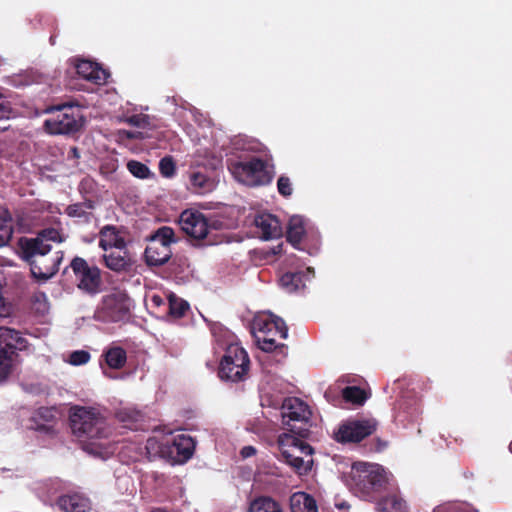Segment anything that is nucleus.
Instances as JSON below:
<instances>
[{
    "label": "nucleus",
    "mask_w": 512,
    "mask_h": 512,
    "mask_svg": "<svg viewBox=\"0 0 512 512\" xmlns=\"http://www.w3.org/2000/svg\"><path fill=\"white\" fill-rule=\"evenodd\" d=\"M50 252L40 248L37 241L28 240V237H20L18 240L20 258L29 264L33 278L39 281H47L59 270L63 252L53 255Z\"/></svg>",
    "instance_id": "f257e3e1"
},
{
    "label": "nucleus",
    "mask_w": 512,
    "mask_h": 512,
    "mask_svg": "<svg viewBox=\"0 0 512 512\" xmlns=\"http://www.w3.org/2000/svg\"><path fill=\"white\" fill-rule=\"evenodd\" d=\"M251 331L255 337L258 347L264 352H275L281 358L287 355V345L276 343V336L286 339L288 336V327L285 321L275 315H258L254 318Z\"/></svg>",
    "instance_id": "f03ea898"
},
{
    "label": "nucleus",
    "mask_w": 512,
    "mask_h": 512,
    "mask_svg": "<svg viewBox=\"0 0 512 512\" xmlns=\"http://www.w3.org/2000/svg\"><path fill=\"white\" fill-rule=\"evenodd\" d=\"M69 421L73 435L82 442L107 438L110 434L105 418L93 408L75 407Z\"/></svg>",
    "instance_id": "7ed1b4c3"
},
{
    "label": "nucleus",
    "mask_w": 512,
    "mask_h": 512,
    "mask_svg": "<svg viewBox=\"0 0 512 512\" xmlns=\"http://www.w3.org/2000/svg\"><path fill=\"white\" fill-rule=\"evenodd\" d=\"M296 434L282 433L278 436L277 444L283 461L293 468L299 476L308 475L312 469L313 460H304L303 456H312L314 449Z\"/></svg>",
    "instance_id": "20e7f679"
},
{
    "label": "nucleus",
    "mask_w": 512,
    "mask_h": 512,
    "mask_svg": "<svg viewBox=\"0 0 512 512\" xmlns=\"http://www.w3.org/2000/svg\"><path fill=\"white\" fill-rule=\"evenodd\" d=\"M45 111L52 114L44 122V128L49 134H74L84 124V117L79 107L72 102L51 105Z\"/></svg>",
    "instance_id": "39448f33"
},
{
    "label": "nucleus",
    "mask_w": 512,
    "mask_h": 512,
    "mask_svg": "<svg viewBox=\"0 0 512 512\" xmlns=\"http://www.w3.org/2000/svg\"><path fill=\"white\" fill-rule=\"evenodd\" d=\"M281 415L286 433L296 434L301 438L310 435L312 410L302 399L285 398L281 406Z\"/></svg>",
    "instance_id": "423d86ee"
},
{
    "label": "nucleus",
    "mask_w": 512,
    "mask_h": 512,
    "mask_svg": "<svg viewBox=\"0 0 512 512\" xmlns=\"http://www.w3.org/2000/svg\"><path fill=\"white\" fill-rule=\"evenodd\" d=\"M249 370L250 358L246 350L237 343L228 345L219 363V378L225 382H243Z\"/></svg>",
    "instance_id": "0eeeda50"
},
{
    "label": "nucleus",
    "mask_w": 512,
    "mask_h": 512,
    "mask_svg": "<svg viewBox=\"0 0 512 512\" xmlns=\"http://www.w3.org/2000/svg\"><path fill=\"white\" fill-rule=\"evenodd\" d=\"M171 227L159 228L148 240L144 257L148 266L159 267L167 263L171 256V244L176 242Z\"/></svg>",
    "instance_id": "6e6552de"
},
{
    "label": "nucleus",
    "mask_w": 512,
    "mask_h": 512,
    "mask_svg": "<svg viewBox=\"0 0 512 512\" xmlns=\"http://www.w3.org/2000/svg\"><path fill=\"white\" fill-rule=\"evenodd\" d=\"M233 173L239 181L249 186L266 185L273 179V172L270 170L267 161L258 157L234 163Z\"/></svg>",
    "instance_id": "1a4fd4ad"
},
{
    "label": "nucleus",
    "mask_w": 512,
    "mask_h": 512,
    "mask_svg": "<svg viewBox=\"0 0 512 512\" xmlns=\"http://www.w3.org/2000/svg\"><path fill=\"white\" fill-rule=\"evenodd\" d=\"M69 267L75 276L76 286L79 290L91 296L100 292L102 276L98 266L90 265L84 258L75 256Z\"/></svg>",
    "instance_id": "9d476101"
},
{
    "label": "nucleus",
    "mask_w": 512,
    "mask_h": 512,
    "mask_svg": "<svg viewBox=\"0 0 512 512\" xmlns=\"http://www.w3.org/2000/svg\"><path fill=\"white\" fill-rule=\"evenodd\" d=\"M179 224L183 232L196 243L194 245H213L210 239L208 218L197 210H184L180 214Z\"/></svg>",
    "instance_id": "9b49d317"
},
{
    "label": "nucleus",
    "mask_w": 512,
    "mask_h": 512,
    "mask_svg": "<svg viewBox=\"0 0 512 512\" xmlns=\"http://www.w3.org/2000/svg\"><path fill=\"white\" fill-rule=\"evenodd\" d=\"M375 418H354L342 422L335 432V440L339 443H359L378 428Z\"/></svg>",
    "instance_id": "f8f14e48"
},
{
    "label": "nucleus",
    "mask_w": 512,
    "mask_h": 512,
    "mask_svg": "<svg viewBox=\"0 0 512 512\" xmlns=\"http://www.w3.org/2000/svg\"><path fill=\"white\" fill-rule=\"evenodd\" d=\"M351 477L359 490L366 494L379 491L387 482V477L383 469L367 463L354 465Z\"/></svg>",
    "instance_id": "ddd939ff"
},
{
    "label": "nucleus",
    "mask_w": 512,
    "mask_h": 512,
    "mask_svg": "<svg viewBox=\"0 0 512 512\" xmlns=\"http://www.w3.org/2000/svg\"><path fill=\"white\" fill-rule=\"evenodd\" d=\"M28 341L20 331L7 326H0V351H7L12 357H17L19 351L26 350Z\"/></svg>",
    "instance_id": "4468645a"
},
{
    "label": "nucleus",
    "mask_w": 512,
    "mask_h": 512,
    "mask_svg": "<svg viewBox=\"0 0 512 512\" xmlns=\"http://www.w3.org/2000/svg\"><path fill=\"white\" fill-rule=\"evenodd\" d=\"M56 422V409L53 407H40L30 418V428L45 434H54Z\"/></svg>",
    "instance_id": "2eb2a0df"
},
{
    "label": "nucleus",
    "mask_w": 512,
    "mask_h": 512,
    "mask_svg": "<svg viewBox=\"0 0 512 512\" xmlns=\"http://www.w3.org/2000/svg\"><path fill=\"white\" fill-rule=\"evenodd\" d=\"M56 505L62 512H89L91 502L81 493H68L58 497Z\"/></svg>",
    "instance_id": "dca6fc26"
},
{
    "label": "nucleus",
    "mask_w": 512,
    "mask_h": 512,
    "mask_svg": "<svg viewBox=\"0 0 512 512\" xmlns=\"http://www.w3.org/2000/svg\"><path fill=\"white\" fill-rule=\"evenodd\" d=\"M75 68L80 77L95 84L105 83L109 75L106 70L90 60H77Z\"/></svg>",
    "instance_id": "f3484780"
},
{
    "label": "nucleus",
    "mask_w": 512,
    "mask_h": 512,
    "mask_svg": "<svg viewBox=\"0 0 512 512\" xmlns=\"http://www.w3.org/2000/svg\"><path fill=\"white\" fill-rule=\"evenodd\" d=\"M99 247L104 251L112 248L123 250L126 247V241L116 226L105 225L99 231Z\"/></svg>",
    "instance_id": "a211bd4d"
},
{
    "label": "nucleus",
    "mask_w": 512,
    "mask_h": 512,
    "mask_svg": "<svg viewBox=\"0 0 512 512\" xmlns=\"http://www.w3.org/2000/svg\"><path fill=\"white\" fill-rule=\"evenodd\" d=\"M255 226L260 229L265 240L278 238L282 235V227L278 218L272 214H259L254 219Z\"/></svg>",
    "instance_id": "6ab92c4d"
},
{
    "label": "nucleus",
    "mask_w": 512,
    "mask_h": 512,
    "mask_svg": "<svg viewBox=\"0 0 512 512\" xmlns=\"http://www.w3.org/2000/svg\"><path fill=\"white\" fill-rule=\"evenodd\" d=\"M195 446L194 438L189 435L179 434L173 438L170 452L176 454L179 462H186L193 456Z\"/></svg>",
    "instance_id": "aec40b11"
},
{
    "label": "nucleus",
    "mask_w": 512,
    "mask_h": 512,
    "mask_svg": "<svg viewBox=\"0 0 512 512\" xmlns=\"http://www.w3.org/2000/svg\"><path fill=\"white\" fill-rule=\"evenodd\" d=\"M102 357L110 369L120 370L127 362V352L124 348L116 345L109 346L104 350Z\"/></svg>",
    "instance_id": "412c9836"
},
{
    "label": "nucleus",
    "mask_w": 512,
    "mask_h": 512,
    "mask_svg": "<svg viewBox=\"0 0 512 512\" xmlns=\"http://www.w3.org/2000/svg\"><path fill=\"white\" fill-rule=\"evenodd\" d=\"M305 223L301 216H292L288 222L286 239L295 248H299V245L305 235Z\"/></svg>",
    "instance_id": "4be33fe9"
},
{
    "label": "nucleus",
    "mask_w": 512,
    "mask_h": 512,
    "mask_svg": "<svg viewBox=\"0 0 512 512\" xmlns=\"http://www.w3.org/2000/svg\"><path fill=\"white\" fill-rule=\"evenodd\" d=\"M291 512H318L315 499L305 493L297 492L290 497Z\"/></svg>",
    "instance_id": "5701e85b"
},
{
    "label": "nucleus",
    "mask_w": 512,
    "mask_h": 512,
    "mask_svg": "<svg viewBox=\"0 0 512 512\" xmlns=\"http://www.w3.org/2000/svg\"><path fill=\"white\" fill-rule=\"evenodd\" d=\"M247 512H284L281 504L271 496H257L249 502Z\"/></svg>",
    "instance_id": "b1692460"
},
{
    "label": "nucleus",
    "mask_w": 512,
    "mask_h": 512,
    "mask_svg": "<svg viewBox=\"0 0 512 512\" xmlns=\"http://www.w3.org/2000/svg\"><path fill=\"white\" fill-rule=\"evenodd\" d=\"M102 258L104 265L114 272L126 271L131 265L130 258L126 252L123 255L119 252H111L104 254Z\"/></svg>",
    "instance_id": "393cba45"
},
{
    "label": "nucleus",
    "mask_w": 512,
    "mask_h": 512,
    "mask_svg": "<svg viewBox=\"0 0 512 512\" xmlns=\"http://www.w3.org/2000/svg\"><path fill=\"white\" fill-rule=\"evenodd\" d=\"M378 512H407L406 501L397 494L382 498L377 504Z\"/></svg>",
    "instance_id": "a878e982"
},
{
    "label": "nucleus",
    "mask_w": 512,
    "mask_h": 512,
    "mask_svg": "<svg viewBox=\"0 0 512 512\" xmlns=\"http://www.w3.org/2000/svg\"><path fill=\"white\" fill-rule=\"evenodd\" d=\"M28 240L37 241L40 248L46 251H51L52 246L49 242L61 243L63 241V237L59 230L55 228H46L41 230L36 237H28Z\"/></svg>",
    "instance_id": "bb28decb"
},
{
    "label": "nucleus",
    "mask_w": 512,
    "mask_h": 512,
    "mask_svg": "<svg viewBox=\"0 0 512 512\" xmlns=\"http://www.w3.org/2000/svg\"><path fill=\"white\" fill-rule=\"evenodd\" d=\"M116 418L129 429H136V424L142 420L140 411L131 408H123L116 412Z\"/></svg>",
    "instance_id": "cd10ccee"
},
{
    "label": "nucleus",
    "mask_w": 512,
    "mask_h": 512,
    "mask_svg": "<svg viewBox=\"0 0 512 512\" xmlns=\"http://www.w3.org/2000/svg\"><path fill=\"white\" fill-rule=\"evenodd\" d=\"M190 184L197 193H206L213 188V181L206 174L199 171L190 174Z\"/></svg>",
    "instance_id": "c85d7f7f"
},
{
    "label": "nucleus",
    "mask_w": 512,
    "mask_h": 512,
    "mask_svg": "<svg viewBox=\"0 0 512 512\" xmlns=\"http://www.w3.org/2000/svg\"><path fill=\"white\" fill-rule=\"evenodd\" d=\"M189 310V304L187 301L178 298L174 294H171L168 298V314L175 318L183 317Z\"/></svg>",
    "instance_id": "c756f323"
},
{
    "label": "nucleus",
    "mask_w": 512,
    "mask_h": 512,
    "mask_svg": "<svg viewBox=\"0 0 512 512\" xmlns=\"http://www.w3.org/2000/svg\"><path fill=\"white\" fill-rule=\"evenodd\" d=\"M342 397L346 402L362 405L366 399L365 391L358 386H347L342 390Z\"/></svg>",
    "instance_id": "7c9ffc66"
},
{
    "label": "nucleus",
    "mask_w": 512,
    "mask_h": 512,
    "mask_svg": "<svg viewBox=\"0 0 512 512\" xmlns=\"http://www.w3.org/2000/svg\"><path fill=\"white\" fill-rule=\"evenodd\" d=\"M94 202L92 200H85L81 203L70 204L66 207L65 213L69 217L84 218L87 217V209H93Z\"/></svg>",
    "instance_id": "2f4dec72"
},
{
    "label": "nucleus",
    "mask_w": 512,
    "mask_h": 512,
    "mask_svg": "<svg viewBox=\"0 0 512 512\" xmlns=\"http://www.w3.org/2000/svg\"><path fill=\"white\" fill-rule=\"evenodd\" d=\"M127 169L133 176L140 179H148L153 175L146 164L137 160H130L127 163Z\"/></svg>",
    "instance_id": "473e14b6"
},
{
    "label": "nucleus",
    "mask_w": 512,
    "mask_h": 512,
    "mask_svg": "<svg viewBox=\"0 0 512 512\" xmlns=\"http://www.w3.org/2000/svg\"><path fill=\"white\" fill-rule=\"evenodd\" d=\"M14 359L7 351H0V382L7 380L12 373Z\"/></svg>",
    "instance_id": "72a5a7b5"
},
{
    "label": "nucleus",
    "mask_w": 512,
    "mask_h": 512,
    "mask_svg": "<svg viewBox=\"0 0 512 512\" xmlns=\"http://www.w3.org/2000/svg\"><path fill=\"white\" fill-rule=\"evenodd\" d=\"M280 283L288 292H294L301 285L302 276L299 273L288 272L281 276Z\"/></svg>",
    "instance_id": "f704fd0d"
},
{
    "label": "nucleus",
    "mask_w": 512,
    "mask_h": 512,
    "mask_svg": "<svg viewBox=\"0 0 512 512\" xmlns=\"http://www.w3.org/2000/svg\"><path fill=\"white\" fill-rule=\"evenodd\" d=\"M159 172L165 178L175 176L176 163L172 156H165L159 161Z\"/></svg>",
    "instance_id": "c9c22d12"
},
{
    "label": "nucleus",
    "mask_w": 512,
    "mask_h": 512,
    "mask_svg": "<svg viewBox=\"0 0 512 512\" xmlns=\"http://www.w3.org/2000/svg\"><path fill=\"white\" fill-rule=\"evenodd\" d=\"M13 235L12 220L0 218V247L9 243Z\"/></svg>",
    "instance_id": "e433bc0d"
},
{
    "label": "nucleus",
    "mask_w": 512,
    "mask_h": 512,
    "mask_svg": "<svg viewBox=\"0 0 512 512\" xmlns=\"http://www.w3.org/2000/svg\"><path fill=\"white\" fill-rule=\"evenodd\" d=\"M123 121L130 126L138 128H146L150 126V117L146 114H134L127 116Z\"/></svg>",
    "instance_id": "4c0bfd02"
},
{
    "label": "nucleus",
    "mask_w": 512,
    "mask_h": 512,
    "mask_svg": "<svg viewBox=\"0 0 512 512\" xmlns=\"http://www.w3.org/2000/svg\"><path fill=\"white\" fill-rule=\"evenodd\" d=\"M13 109L9 101L0 95V121L8 120L13 116ZM7 126H0V132L7 130Z\"/></svg>",
    "instance_id": "58836bf2"
},
{
    "label": "nucleus",
    "mask_w": 512,
    "mask_h": 512,
    "mask_svg": "<svg viewBox=\"0 0 512 512\" xmlns=\"http://www.w3.org/2000/svg\"><path fill=\"white\" fill-rule=\"evenodd\" d=\"M277 189L280 195L285 198H288L293 193L292 183L289 177L280 176L277 180Z\"/></svg>",
    "instance_id": "ea45409f"
},
{
    "label": "nucleus",
    "mask_w": 512,
    "mask_h": 512,
    "mask_svg": "<svg viewBox=\"0 0 512 512\" xmlns=\"http://www.w3.org/2000/svg\"><path fill=\"white\" fill-rule=\"evenodd\" d=\"M89 360L90 354L85 350L74 351L69 356L70 364L75 366L86 364Z\"/></svg>",
    "instance_id": "a19ab883"
},
{
    "label": "nucleus",
    "mask_w": 512,
    "mask_h": 512,
    "mask_svg": "<svg viewBox=\"0 0 512 512\" xmlns=\"http://www.w3.org/2000/svg\"><path fill=\"white\" fill-rule=\"evenodd\" d=\"M256 448L253 446H245L241 450V455L243 458H249L256 454Z\"/></svg>",
    "instance_id": "79ce46f5"
},
{
    "label": "nucleus",
    "mask_w": 512,
    "mask_h": 512,
    "mask_svg": "<svg viewBox=\"0 0 512 512\" xmlns=\"http://www.w3.org/2000/svg\"><path fill=\"white\" fill-rule=\"evenodd\" d=\"M388 446V442L387 441H384L380 438H377L375 440V447H374V451L376 452H381L383 451L384 449H386Z\"/></svg>",
    "instance_id": "37998d69"
},
{
    "label": "nucleus",
    "mask_w": 512,
    "mask_h": 512,
    "mask_svg": "<svg viewBox=\"0 0 512 512\" xmlns=\"http://www.w3.org/2000/svg\"><path fill=\"white\" fill-rule=\"evenodd\" d=\"M151 303L155 307H161L162 305H165V300L160 295H153L150 299Z\"/></svg>",
    "instance_id": "c03bdc74"
},
{
    "label": "nucleus",
    "mask_w": 512,
    "mask_h": 512,
    "mask_svg": "<svg viewBox=\"0 0 512 512\" xmlns=\"http://www.w3.org/2000/svg\"><path fill=\"white\" fill-rule=\"evenodd\" d=\"M123 134L126 136L127 139H131V140L132 139H142L143 138V135H142L141 132L124 130Z\"/></svg>",
    "instance_id": "a18cd8bd"
},
{
    "label": "nucleus",
    "mask_w": 512,
    "mask_h": 512,
    "mask_svg": "<svg viewBox=\"0 0 512 512\" xmlns=\"http://www.w3.org/2000/svg\"><path fill=\"white\" fill-rule=\"evenodd\" d=\"M70 153L74 156V157H79V154H78V149L76 147H72L70 149Z\"/></svg>",
    "instance_id": "49530a36"
},
{
    "label": "nucleus",
    "mask_w": 512,
    "mask_h": 512,
    "mask_svg": "<svg viewBox=\"0 0 512 512\" xmlns=\"http://www.w3.org/2000/svg\"><path fill=\"white\" fill-rule=\"evenodd\" d=\"M152 512H166V511H164V510H162V509H155V510H153Z\"/></svg>",
    "instance_id": "de8ad7c7"
},
{
    "label": "nucleus",
    "mask_w": 512,
    "mask_h": 512,
    "mask_svg": "<svg viewBox=\"0 0 512 512\" xmlns=\"http://www.w3.org/2000/svg\"><path fill=\"white\" fill-rule=\"evenodd\" d=\"M508 448H509L510 453H512V441L510 442V444H509V447H508Z\"/></svg>",
    "instance_id": "09e8293b"
},
{
    "label": "nucleus",
    "mask_w": 512,
    "mask_h": 512,
    "mask_svg": "<svg viewBox=\"0 0 512 512\" xmlns=\"http://www.w3.org/2000/svg\"><path fill=\"white\" fill-rule=\"evenodd\" d=\"M152 442L154 443L155 441H154V440H152V439H148L147 444H150V443H152Z\"/></svg>",
    "instance_id": "8fccbe9b"
},
{
    "label": "nucleus",
    "mask_w": 512,
    "mask_h": 512,
    "mask_svg": "<svg viewBox=\"0 0 512 512\" xmlns=\"http://www.w3.org/2000/svg\"><path fill=\"white\" fill-rule=\"evenodd\" d=\"M50 41L52 44H54L53 37H50Z\"/></svg>",
    "instance_id": "3c124183"
}]
</instances>
